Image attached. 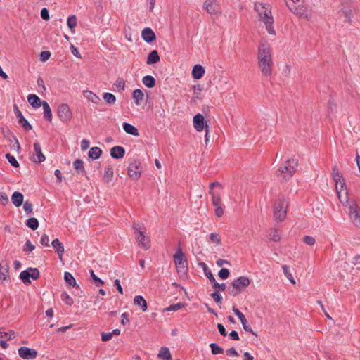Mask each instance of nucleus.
Wrapping results in <instances>:
<instances>
[{
  "label": "nucleus",
  "instance_id": "obj_1",
  "mask_svg": "<svg viewBox=\"0 0 360 360\" xmlns=\"http://www.w3.org/2000/svg\"><path fill=\"white\" fill-rule=\"evenodd\" d=\"M258 68L265 77H270L274 66L273 55L270 44L262 40L257 49Z\"/></svg>",
  "mask_w": 360,
  "mask_h": 360
},
{
  "label": "nucleus",
  "instance_id": "obj_2",
  "mask_svg": "<svg viewBox=\"0 0 360 360\" xmlns=\"http://www.w3.org/2000/svg\"><path fill=\"white\" fill-rule=\"evenodd\" d=\"M255 9L257 13L259 20L265 25L267 32L269 34L276 35L271 6L268 4L257 2L255 4Z\"/></svg>",
  "mask_w": 360,
  "mask_h": 360
},
{
  "label": "nucleus",
  "instance_id": "obj_3",
  "mask_svg": "<svg viewBox=\"0 0 360 360\" xmlns=\"http://www.w3.org/2000/svg\"><path fill=\"white\" fill-rule=\"evenodd\" d=\"M341 204L347 208L346 212L352 224L360 229V206L356 200L351 199L347 201L345 198L341 200Z\"/></svg>",
  "mask_w": 360,
  "mask_h": 360
},
{
  "label": "nucleus",
  "instance_id": "obj_4",
  "mask_svg": "<svg viewBox=\"0 0 360 360\" xmlns=\"http://www.w3.org/2000/svg\"><path fill=\"white\" fill-rule=\"evenodd\" d=\"M298 165L297 159L290 158L281 165L276 172V175L281 181L290 179L295 173Z\"/></svg>",
  "mask_w": 360,
  "mask_h": 360
},
{
  "label": "nucleus",
  "instance_id": "obj_5",
  "mask_svg": "<svg viewBox=\"0 0 360 360\" xmlns=\"http://www.w3.org/2000/svg\"><path fill=\"white\" fill-rule=\"evenodd\" d=\"M134 236L139 248L146 250L150 247V239L146 233V229L138 224L133 226Z\"/></svg>",
  "mask_w": 360,
  "mask_h": 360
},
{
  "label": "nucleus",
  "instance_id": "obj_6",
  "mask_svg": "<svg viewBox=\"0 0 360 360\" xmlns=\"http://www.w3.org/2000/svg\"><path fill=\"white\" fill-rule=\"evenodd\" d=\"M333 179L335 182V189L339 201L341 202V200L345 198L347 201L351 200V198L348 197L345 179L338 171H335V168L333 169Z\"/></svg>",
  "mask_w": 360,
  "mask_h": 360
},
{
  "label": "nucleus",
  "instance_id": "obj_7",
  "mask_svg": "<svg viewBox=\"0 0 360 360\" xmlns=\"http://www.w3.org/2000/svg\"><path fill=\"white\" fill-rule=\"evenodd\" d=\"M288 210V202L283 196L278 197L274 205V217L275 220L283 221L285 217Z\"/></svg>",
  "mask_w": 360,
  "mask_h": 360
},
{
  "label": "nucleus",
  "instance_id": "obj_8",
  "mask_svg": "<svg viewBox=\"0 0 360 360\" xmlns=\"http://www.w3.org/2000/svg\"><path fill=\"white\" fill-rule=\"evenodd\" d=\"M174 262L176 266V270L179 274L185 275L188 271V263L184 258V254L182 250L179 248L177 249L176 253L174 255Z\"/></svg>",
  "mask_w": 360,
  "mask_h": 360
},
{
  "label": "nucleus",
  "instance_id": "obj_9",
  "mask_svg": "<svg viewBox=\"0 0 360 360\" xmlns=\"http://www.w3.org/2000/svg\"><path fill=\"white\" fill-rule=\"evenodd\" d=\"M250 284V280L246 276H239L238 278L234 280L231 285L233 290L230 292L233 295H236L243 290Z\"/></svg>",
  "mask_w": 360,
  "mask_h": 360
},
{
  "label": "nucleus",
  "instance_id": "obj_10",
  "mask_svg": "<svg viewBox=\"0 0 360 360\" xmlns=\"http://www.w3.org/2000/svg\"><path fill=\"white\" fill-rule=\"evenodd\" d=\"M209 193L212 196V202L214 207V213L217 217L220 218L224 213V205L222 203L220 195L214 191H210Z\"/></svg>",
  "mask_w": 360,
  "mask_h": 360
},
{
  "label": "nucleus",
  "instance_id": "obj_11",
  "mask_svg": "<svg viewBox=\"0 0 360 360\" xmlns=\"http://www.w3.org/2000/svg\"><path fill=\"white\" fill-rule=\"evenodd\" d=\"M200 266L203 269L204 273L207 278L209 279V281L212 283L213 287L219 291H224L226 289V284L225 283H219L216 281V278L214 277L212 273L211 272L210 269L208 268V266L206 265L205 263H200Z\"/></svg>",
  "mask_w": 360,
  "mask_h": 360
},
{
  "label": "nucleus",
  "instance_id": "obj_12",
  "mask_svg": "<svg viewBox=\"0 0 360 360\" xmlns=\"http://www.w3.org/2000/svg\"><path fill=\"white\" fill-rule=\"evenodd\" d=\"M39 277V271L37 268H28L20 274V278L24 283H31L30 278L37 280Z\"/></svg>",
  "mask_w": 360,
  "mask_h": 360
},
{
  "label": "nucleus",
  "instance_id": "obj_13",
  "mask_svg": "<svg viewBox=\"0 0 360 360\" xmlns=\"http://www.w3.org/2000/svg\"><path fill=\"white\" fill-rule=\"evenodd\" d=\"M57 115L60 120L63 122L70 121L72 117V111L66 103L60 104L58 107Z\"/></svg>",
  "mask_w": 360,
  "mask_h": 360
},
{
  "label": "nucleus",
  "instance_id": "obj_14",
  "mask_svg": "<svg viewBox=\"0 0 360 360\" xmlns=\"http://www.w3.org/2000/svg\"><path fill=\"white\" fill-rule=\"evenodd\" d=\"M30 159L35 163H41L46 160L45 155L42 153V149L39 142L36 141L34 143L33 153Z\"/></svg>",
  "mask_w": 360,
  "mask_h": 360
},
{
  "label": "nucleus",
  "instance_id": "obj_15",
  "mask_svg": "<svg viewBox=\"0 0 360 360\" xmlns=\"http://www.w3.org/2000/svg\"><path fill=\"white\" fill-rule=\"evenodd\" d=\"M203 8L210 15H217L221 13L220 6L216 0H205Z\"/></svg>",
  "mask_w": 360,
  "mask_h": 360
},
{
  "label": "nucleus",
  "instance_id": "obj_16",
  "mask_svg": "<svg viewBox=\"0 0 360 360\" xmlns=\"http://www.w3.org/2000/svg\"><path fill=\"white\" fill-rule=\"evenodd\" d=\"M142 167L139 161H134L129 164L128 167V175L133 179H138L141 174Z\"/></svg>",
  "mask_w": 360,
  "mask_h": 360
},
{
  "label": "nucleus",
  "instance_id": "obj_17",
  "mask_svg": "<svg viewBox=\"0 0 360 360\" xmlns=\"http://www.w3.org/2000/svg\"><path fill=\"white\" fill-rule=\"evenodd\" d=\"M18 355L23 359H34L37 356V352L34 349L23 346L18 349Z\"/></svg>",
  "mask_w": 360,
  "mask_h": 360
},
{
  "label": "nucleus",
  "instance_id": "obj_18",
  "mask_svg": "<svg viewBox=\"0 0 360 360\" xmlns=\"http://www.w3.org/2000/svg\"><path fill=\"white\" fill-rule=\"evenodd\" d=\"M193 124L197 131H202L206 129V126H208L204 116L200 113H198L193 117Z\"/></svg>",
  "mask_w": 360,
  "mask_h": 360
},
{
  "label": "nucleus",
  "instance_id": "obj_19",
  "mask_svg": "<svg viewBox=\"0 0 360 360\" xmlns=\"http://www.w3.org/2000/svg\"><path fill=\"white\" fill-rule=\"evenodd\" d=\"M14 112L16 117L18 120V122L22 125L25 131H30L32 129V125L24 117L21 111L19 110L17 105H14Z\"/></svg>",
  "mask_w": 360,
  "mask_h": 360
},
{
  "label": "nucleus",
  "instance_id": "obj_20",
  "mask_svg": "<svg viewBox=\"0 0 360 360\" xmlns=\"http://www.w3.org/2000/svg\"><path fill=\"white\" fill-rule=\"evenodd\" d=\"M141 37L147 43L153 41L156 38L155 32L149 27L144 28L142 30Z\"/></svg>",
  "mask_w": 360,
  "mask_h": 360
},
{
  "label": "nucleus",
  "instance_id": "obj_21",
  "mask_svg": "<svg viewBox=\"0 0 360 360\" xmlns=\"http://www.w3.org/2000/svg\"><path fill=\"white\" fill-rule=\"evenodd\" d=\"M299 18L309 20L312 15L304 6H298L293 11Z\"/></svg>",
  "mask_w": 360,
  "mask_h": 360
},
{
  "label": "nucleus",
  "instance_id": "obj_22",
  "mask_svg": "<svg viewBox=\"0 0 360 360\" xmlns=\"http://www.w3.org/2000/svg\"><path fill=\"white\" fill-rule=\"evenodd\" d=\"M9 264L7 262L2 261L0 262V280L6 281L8 277Z\"/></svg>",
  "mask_w": 360,
  "mask_h": 360
},
{
  "label": "nucleus",
  "instance_id": "obj_23",
  "mask_svg": "<svg viewBox=\"0 0 360 360\" xmlns=\"http://www.w3.org/2000/svg\"><path fill=\"white\" fill-rule=\"evenodd\" d=\"M51 245L58 254L59 259H62L65 250L63 243L58 238H56L52 241Z\"/></svg>",
  "mask_w": 360,
  "mask_h": 360
},
{
  "label": "nucleus",
  "instance_id": "obj_24",
  "mask_svg": "<svg viewBox=\"0 0 360 360\" xmlns=\"http://www.w3.org/2000/svg\"><path fill=\"white\" fill-rule=\"evenodd\" d=\"M24 196L18 191H15L11 196V202L16 207H20L23 203Z\"/></svg>",
  "mask_w": 360,
  "mask_h": 360
},
{
  "label": "nucleus",
  "instance_id": "obj_25",
  "mask_svg": "<svg viewBox=\"0 0 360 360\" xmlns=\"http://www.w3.org/2000/svg\"><path fill=\"white\" fill-rule=\"evenodd\" d=\"M205 68L200 65H195L192 70V76L195 79H199L205 75Z\"/></svg>",
  "mask_w": 360,
  "mask_h": 360
},
{
  "label": "nucleus",
  "instance_id": "obj_26",
  "mask_svg": "<svg viewBox=\"0 0 360 360\" xmlns=\"http://www.w3.org/2000/svg\"><path fill=\"white\" fill-rule=\"evenodd\" d=\"M158 358L161 360H172L169 348L167 347H162L158 354Z\"/></svg>",
  "mask_w": 360,
  "mask_h": 360
},
{
  "label": "nucleus",
  "instance_id": "obj_27",
  "mask_svg": "<svg viewBox=\"0 0 360 360\" xmlns=\"http://www.w3.org/2000/svg\"><path fill=\"white\" fill-rule=\"evenodd\" d=\"M83 95L89 101L93 103L98 104L101 101L100 98L91 91H84Z\"/></svg>",
  "mask_w": 360,
  "mask_h": 360
},
{
  "label": "nucleus",
  "instance_id": "obj_28",
  "mask_svg": "<svg viewBox=\"0 0 360 360\" xmlns=\"http://www.w3.org/2000/svg\"><path fill=\"white\" fill-rule=\"evenodd\" d=\"M27 101L33 108H37L42 106V102L39 97L35 94H29L27 96Z\"/></svg>",
  "mask_w": 360,
  "mask_h": 360
},
{
  "label": "nucleus",
  "instance_id": "obj_29",
  "mask_svg": "<svg viewBox=\"0 0 360 360\" xmlns=\"http://www.w3.org/2000/svg\"><path fill=\"white\" fill-rule=\"evenodd\" d=\"M134 303L135 305L139 306L141 308L143 311L147 310V302L146 300L141 295H136L134 298Z\"/></svg>",
  "mask_w": 360,
  "mask_h": 360
},
{
  "label": "nucleus",
  "instance_id": "obj_30",
  "mask_svg": "<svg viewBox=\"0 0 360 360\" xmlns=\"http://www.w3.org/2000/svg\"><path fill=\"white\" fill-rule=\"evenodd\" d=\"M123 129L127 134L138 136L139 135L138 129L129 123L124 122L123 124Z\"/></svg>",
  "mask_w": 360,
  "mask_h": 360
},
{
  "label": "nucleus",
  "instance_id": "obj_31",
  "mask_svg": "<svg viewBox=\"0 0 360 360\" xmlns=\"http://www.w3.org/2000/svg\"><path fill=\"white\" fill-rule=\"evenodd\" d=\"M42 108L44 110V117L49 122H51L52 112L49 103L45 101H42Z\"/></svg>",
  "mask_w": 360,
  "mask_h": 360
},
{
  "label": "nucleus",
  "instance_id": "obj_32",
  "mask_svg": "<svg viewBox=\"0 0 360 360\" xmlns=\"http://www.w3.org/2000/svg\"><path fill=\"white\" fill-rule=\"evenodd\" d=\"M160 59L158 51L156 50H153L148 54L146 63L148 65L155 64L159 62Z\"/></svg>",
  "mask_w": 360,
  "mask_h": 360
},
{
  "label": "nucleus",
  "instance_id": "obj_33",
  "mask_svg": "<svg viewBox=\"0 0 360 360\" xmlns=\"http://www.w3.org/2000/svg\"><path fill=\"white\" fill-rule=\"evenodd\" d=\"M144 97L142 90L137 89L133 91L132 98L136 105H139Z\"/></svg>",
  "mask_w": 360,
  "mask_h": 360
},
{
  "label": "nucleus",
  "instance_id": "obj_34",
  "mask_svg": "<svg viewBox=\"0 0 360 360\" xmlns=\"http://www.w3.org/2000/svg\"><path fill=\"white\" fill-rule=\"evenodd\" d=\"M15 337V333L13 330L8 333L5 332L4 328H0V340H9Z\"/></svg>",
  "mask_w": 360,
  "mask_h": 360
},
{
  "label": "nucleus",
  "instance_id": "obj_35",
  "mask_svg": "<svg viewBox=\"0 0 360 360\" xmlns=\"http://www.w3.org/2000/svg\"><path fill=\"white\" fill-rule=\"evenodd\" d=\"M142 82L148 88H153L155 85V79L150 75L144 76Z\"/></svg>",
  "mask_w": 360,
  "mask_h": 360
},
{
  "label": "nucleus",
  "instance_id": "obj_36",
  "mask_svg": "<svg viewBox=\"0 0 360 360\" xmlns=\"http://www.w3.org/2000/svg\"><path fill=\"white\" fill-rule=\"evenodd\" d=\"M102 150L98 147H92L89 152V157L93 160L98 159Z\"/></svg>",
  "mask_w": 360,
  "mask_h": 360
},
{
  "label": "nucleus",
  "instance_id": "obj_37",
  "mask_svg": "<svg viewBox=\"0 0 360 360\" xmlns=\"http://www.w3.org/2000/svg\"><path fill=\"white\" fill-rule=\"evenodd\" d=\"M125 150L122 146H114V159H119L124 155Z\"/></svg>",
  "mask_w": 360,
  "mask_h": 360
},
{
  "label": "nucleus",
  "instance_id": "obj_38",
  "mask_svg": "<svg viewBox=\"0 0 360 360\" xmlns=\"http://www.w3.org/2000/svg\"><path fill=\"white\" fill-rule=\"evenodd\" d=\"M64 279L65 282L69 284L70 286L74 287L76 285V281L71 273L65 272Z\"/></svg>",
  "mask_w": 360,
  "mask_h": 360
},
{
  "label": "nucleus",
  "instance_id": "obj_39",
  "mask_svg": "<svg viewBox=\"0 0 360 360\" xmlns=\"http://www.w3.org/2000/svg\"><path fill=\"white\" fill-rule=\"evenodd\" d=\"M282 269H283L284 275L290 281V283L292 284H295V281L292 276V274L290 271L289 266L287 265H283Z\"/></svg>",
  "mask_w": 360,
  "mask_h": 360
},
{
  "label": "nucleus",
  "instance_id": "obj_40",
  "mask_svg": "<svg viewBox=\"0 0 360 360\" xmlns=\"http://www.w3.org/2000/svg\"><path fill=\"white\" fill-rule=\"evenodd\" d=\"M211 352L214 355L220 354L224 352V349L219 347L217 343H210Z\"/></svg>",
  "mask_w": 360,
  "mask_h": 360
},
{
  "label": "nucleus",
  "instance_id": "obj_41",
  "mask_svg": "<svg viewBox=\"0 0 360 360\" xmlns=\"http://www.w3.org/2000/svg\"><path fill=\"white\" fill-rule=\"evenodd\" d=\"M26 225L31 229L36 230L39 226V222L36 218L31 217L27 220Z\"/></svg>",
  "mask_w": 360,
  "mask_h": 360
},
{
  "label": "nucleus",
  "instance_id": "obj_42",
  "mask_svg": "<svg viewBox=\"0 0 360 360\" xmlns=\"http://www.w3.org/2000/svg\"><path fill=\"white\" fill-rule=\"evenodd\" d=\"M89 272H90V276L96 286L98 287L103 284V281L101 278H99L98 276H96V275L95 274L94 271L92 269H91L89 271Z\"/></svg>",
  "mask_w": 360,
  "mask_h": 360
},
{
  "label": "nucleus",
  "instance_id": "obj_43",
  "mask_svg": "<svg viewBox=\"0 0 360 360\" xmlns=\"http://www.w3.org/2000/svg\"><path fill=\"white\" fill-rule=\"evenodd\" d=\"M67 25L70 30L74 29L77 25V18L75 15L69 16L67 19Z\"/></svg>",
  "mask_w": 360,
  "mask_h": 360
},
{
  "label": "nucleus",
  "instance_id": "obj_44",
  "mask_svg": "<svg viewBox=\"0 0 360 360\" xmlns=\"http://www.w3.org/2000/svg\"><path fill=\"white\" fill-rule=\"evenodd\" d=\"M209 239L210 242L215 243L217 245H219L221 244V238L217 233H211L209 235Z\"/></svg>",
  "mask_w": 360,
  "mask_h": 360
},
{
  "label": "nucleus",
  "instance_id": "obj_45",
  "mask_svg": "<svg viewBox=\"0 0 360 360\" xmlns=\"http://www.w3.org/2000/svg\"><path fill=\"white\" fill-rule=\"evenodd\" d=\"M6 158L13 167L15 168L19 167L20 165L13 155L10 153H7L6 154Z\"/></svg>",
  "mask_w": 360,
  "mask_h": 360
},
{
  "label": "nucleus",
  "instance_id": "obj_46",
  "mask_svg": "<svg viewBox=\"0 0 360 360\" xmlns=\"http://www.w3.org/2000/svg\"><path fill=\"white\" fill-rule=\"evenodd\" d=\"M61 300L69 306H71L73 304V300L72 298L66 292H63L61 294Z\"/></svg>",
  "mask_w": 360,
  "mask_h": 360
},
{
  "label": "nucleus",
  "instance_id": "obj_47",
  "mask_svg": "<svg viewBox=\"0 0 360 360\" xmlns=\"http://www.w3.org/2000/svg\"><path fill=\"white\" fill-rule=\"evenodd\" d=\"M74 168L78 172H83L84 171V162L82 160L77 159L74 162Z\"/></svg>",
  "mask_w": 360,
  "mask_h": 360
},
{
  "label": "nucleus",
  "instance_id": "obj_48",
  "mask_svg": "<svg viewBox=\"0 0 360 360\" xmlns=\"http://www.w3.org/2000/svg\"><path fill=\"white\" fill-rule=\"evenodd\" d=\"M243 329L248 333H250L253 334L254 335L257 336V334L252 330V328L248 324V322L246 319H243L242 321H240Z\"/></svg>",
  "mask_w": 360,
  "mask_h": 360
},
{
  "label": "nucleus",
  "instance_id": "obj_49",
  "mask_svg": "<svg viewBox=\"0 0 360 360\" xmlns=\"http://www.w3.org/2000/svg\"><path fill=\"white\" fill-rule=\"evenodd\" d=\"M112 178V170L110 168H108L105 171L103 179L106 182H110Z\"/></svg>",
  "mask_w": 360,
  "mask_h": 360
},
{
  "label": "nucleus",
  "instance_id": "obj_50",
  "mask_svg": "<svg viewBox=\"0 0 360 360\" xmlns=\"http://www.w3.org/2000/svg\"><path fill=\"white\" fill-rule=\"evenodd\" d=\"M35 249V246L31 243L30 240H27L24 245L23 250L27 252H32Z\"/></svg>",
  "mask_w": 360,
  "mask_h": 360
},
{
  "label": "nucleus",
  "instance_id": "obj_51",
  "mask_svg": "<svg viewBox=\"0 0 360 360\" xmlns=\"http://www.w3.org/2000/svg\"><path fill=\"white\" fill-rule=\"evenodd\" d=\"M303 241L304 243H306L308 245L312 246L315 244L316 240L314 237L306 236L303 238Z\"/></svg>",
  "mask_w": 360,
  "mask_h": 360
},
{
  "label": "nucleus",
  "instance_id": "obj_52",
  "mask_svg": "<svg viewBox=\"0 0 360 360\" xmlns=\"http://www.w3.org/2000/svg\"><path fill=\"white\" fill-rule=\"evenodd\" d=\"M229 274L228 269L223 268L219 271L218 275L221 279H226L229 277Z\"/></svg>",
  "mask_w": 360,
  "mask_h": 360
},
{
  "label": "nucleus",
  "instance_id": "obj_53",
  "mask_svg": "<svg viewBox=\"0 0 360 360\" xmlns=\"http://www.w3.org/2000/svg\"><path fill=\"white\" fill-rule=\"evenodd\" d=\"M182 306H183L182 304L179 302L177 304H172V305L169 306L168 307H167L165 309V310L167 311H176L180 309L182 307Z\"/></svg>",
  "mask_w": 360,
  "mask_h": 360
},
{
  "label": "nucleus",
  "instance_id": "obj_54",
  "mask_svg": "<svg viewBox=\"0 0 360 360\" xmlns=\"http://www.w3.org/2000/svg\"><path fill=\"white\" fill-rule=\"evenodd\" d=\"M115 86L119 91L124 90L125 87V82L122 79L119 78L116 80Z\"/></svg>",
  "mask_w": 360,
  "mask_h": 360
},
{
  "label": "nucleus",
  "instance_id": "obj_55",
  "mask_svg": "<svg viewBox=\"0 0 360 360\" xmlns=\"http://www.w3.org/2000/svg\"><path fill=\"white\" fill-rule=\"evenodd\" d=\"M226 355L229 356L237 357V356H239L238 352H237V350L234 347H231V348L228 349L226 351Z\"/></svg>",
  "mask_w": 360,
  "mask_h": 360
},
{
  "label": "nucleus",
  "instance_id": "obj_56",
  "mask_svg": "<svg viewBox=\"0 0 360 360\" xmlns=\"http://www.w3.org/2000/svg\"><path fill=\"white\" fill-rule=\"evenodd\" d=\"M23 209L27 213H32V204L30 201H25L23 204Z\"/></svg>",
  "mask_w": 360,
  "mask_h": 360
},
{
  "label": "nucleus",
  "instance_id": "obj_57",
  "mask_svg": "<svg viewBox=\"0 0 360 360\" xmlns=\"http://www.w3.org/2000/svg\"><path fill=\"white\" fill-rule=\"evenodd\" d=\"M40 243L43 246H46V247H49V238L48 235L43 234L41 236V239H40Z\"/></svg>",
  "mask_w": 360,
  "mask_h": 360
},
{
  "label": "nucleus",
  "instance_id": "obj_58",
  "mask_svg": "<svg viewBox=\"0 0 360 360\" xmlns=\"http://www.w3.org/2000/svg\"><path fill=\"white\" fill-rule=\"evenodd\" d=\"M269 239L274 242H277L280 240V236L276 230H273L271 231V233L269 235Z\"/></svg>",
  "mask_w": 360,
  "mask_h": 360
},
{
  "label": "nucleus",
  "instance_id": "obj_59",
  "mask_svg": "<svg viewBox=\"0 0 360 360\" xmlns=\"http://www.w3.org/2000/svg\"><path fill=\"white\" fill-rule=\"evenodd\" d=\"M51 57V53L48 51H42L40 54V60L41 61H46Z\"/></svg>",
  "mask_w": 360,
  "mask_h": 360
},
{
  "label": "nucleus",
  "instance_id": "obj_60",
  "mask_svg": "<svg viewBox=\"0 0 360 360\" xmlns=\"http://www.w3.org/2000/svg\"><path fill=\"white\" fill-rule=\"evenodd\" d=\"M112 338V332L110 333H101V340L103 342L108 341Z\"/></svg>",
  "mask_w": 360,
  "mask_h": 360
},
{
  "label": "nucleus",
  "instance_id": "obj_61",
  "mask_svg": "<svg viewBox=\"0 0 360 360\" xmlns=\"http://www.w3.org/2000/svg\"><path fill=\"white\" fill-rule=\"evenodd\" d=\"M41 17L43 20H49V18H50L49 13V11L46 8H43L41 10Z\"/></svg>",
  "mask_w": 360,
  "mask_h": 360
},
{
  "label": "nucleus",
  "instance_id": "obj_62",
  "mask_svg": "<svg viewBox=\"0 0 360 360\" xmlns=\"http://www.w3.org/2000/svg\"><path fill=\"white\" fill-rule=\"evenodd\" d=\"M233 312L238 317L240 321L245 319L244 314L240 311L236 307L232 308Z\"/></svg>",
  "mask_w": 360,
  "mask_h": 360
},
{
  "label": "nucleus",
  "instance_id": "obj_63",
  "mask_svg": "<svg viewBox=\"0 0 360 360\" xmlns=\"http://www.w3.org/2000/svg\"><path fill=\"white\" fill-rule=\"evenodd\" d=\"M211 297L213 298V300L217 302V303H219L221 302V300H222V297L220 294H219L218 292H214L211 294Z\"/></svg>",
  "mask_w": 360,
  "mask_h": 360
},
{
  "label": "nucleus",
  "instance_id": "obj_64",
  "mask_svg": "<svg viewBox=\"0 0 360 360\" xmlns=\"http://www.w3.org/2000/svg\"><path fill=\"white\" fill-rule=\"evenodd\" d=\"M103 99L108 103H112V94L111 93H105L103 94Z\"/></svg>",
  "mask_w": 360,
  "mask_h": 360
}]
</instances>
